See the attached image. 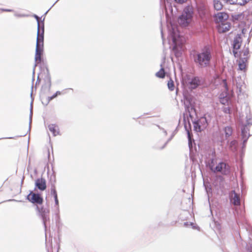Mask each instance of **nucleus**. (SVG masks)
<instances>
[{
	"mask_svg": "<svg viewBox=\"0 0 252 252\" xmlns=\"http://www.w3.org/2000/svg\"><path fill=\"white\" fill-rule=\"evenodd\" d=\"M37 209L38 210L40 215L42 217V219L45 222L48 219L49 211L45 208H44L43 207H39L37 206Z\"/></svg>",
	"mask_w": 252,
	"mask_h": 252,
	"instance_id": "nucleus-12",
	"label": "nucleus"
},
{
	"mask_svg": "<svg viewBox=\"0 0 252 252\" xmlns=\"http://www.w3.org/2000/svg\"><path fill=\"white\" fill-rule=\"evenodd\" d=\"M249 252H252V246H251L249 249Z\"/></svg>",
	"mask_w": 252,
	"mask_h": 252,
	"instance_id": "nucleus-33",
	"label": "nucleus"
},
{
	"mask_svg": "<svg viewBox=\"0 0 252 252\" xmlns=\"http://www.w3.org/2000/svg\"><path fill=\"white\" fill-rule=\"evenodd\" d=\"M192 8L188 6L185 8L182 14L179 17L178 22L182 27H187L191 22L192 18Z\"/></svg>",
	"mask_w": 252,
	"mask_h": 252,
	"instance_id": "nucleus-4",
	"label": "nucleus"
},
{
	"mask_svg": "<svg viewBox=\"0 0 252 252\" xmlns=\"http://www.w3.org/2000/svg\"><path fill=\"white\" fill-rule=\"evenodd\" d=\"M192 135L189 131H188V139H192Z\"/></svg>",
	"mask_w": 252,
	"mask_h": 252,
	"instance_id": "nucleus-27",
	"label": "nucleus"
},
{
	"mask_svg": "<svg viewBox=\"0 0 252 252\" xmlns=\"http://www.w3.org/2000/svg\"><path fill=\"white\" fill-rule=\"evenodd\" d=\"M44 32L43 28L42 29L39 28L38 31H37L35 55V61L36 63H40L41 62V54L44 44Z\"/></svg>",
	"mask_w": 252,
	"mask_h": 252,
	"instance_id": "nucleus-2",
	"label": "nucleus"
},
{
	"mask_svg": "<svg viewBox=\"0 0 252 252\" xmlns=\"http://www.w3.org/2000/svg\"><path fill=\"white\" fill-rule=\"evenodd\" d=\"M212 55L209 49L202 50L201 52L194 55V61L199 67H205L209 65Z\"/></svg>",
	"mask_w": 252,
	"mask_h": 252,
	"instance_id": "nucleus-1",
	"label": "nucleus"
},
{
	"mask_svg": "<svg viewBox=\"0 0 252 252\" xmlns=\"http://www.w3.org/2000/svg\"><path fill=\"white\" fill-rule=\"evenodd\" d=\"M223 85L226 89V90H228L227 89V83H226V80H223Z\"/></svg>",
	"mask_w": 252,
	"mask_h": 252,
	"instance_id": "nucleus-28",
	"label": "nucleus"
},
{
	"mask_svg": "<svg viewBox=\"0 0 252 252\" xmlns=\"http://www.w3.org/2000/svg\"><path fill=\"white\" fill-rule=\"evenodd\" d=\"M51 193L54 197L56 205L57 206H59V200L58 199L57 192L56 190V188H55V186H53L51 188Z\"/></svg>",
	"mask_w": 252,
	"mask_h": 252,
	"instance_id": "nucleus-15",
	"label": "nucleus"
},
{
	"mask_svg": "<svg viewBox=\"0 0 252 252\" xmlns=\"http://www.w3.org/2000/svg\"><path fill=\"white\" fill-rule=\"evenodd\" d=\"M242 53H243V55L240 54L238 57H235L239 58V60L237 61L238 69L241 71L246 72L248 65V61L249 58V50L248 47L246 46H244L242 50Z\"/></svg>",
	"mask_w": 252,
	"mask_h": 252,
	"instance_id": "nucleus-3",
	"label": "nucleus"
},
{
	"mask_svg": "<svg viewBox=\"0 0 252 252\" xmlns=\"http://www.w3.org/2000/svg\"><path fill=\"white\" fill-rule=\"evenodd\" d=\"M231 201L234 205L238 206L240 205L239 195L235 191L231 192Z\"/></svg>",
	"mask_w": 252,
	"mask_h": 252,
	"instance_id": "nucleus-13",
	"label": "nucleus"
},
{
	"mask_svg": "<svg viewBox=\"0 0 252 252\" xmlns=\"http://www.w3.org/2000/svg\"><path fill=\"white\" fill-rule=\"evenodd\" d=\"M242 134L243 137H247L246 133L245 132V128L242 130Z\"/></svg>",
	"mask_w": 252,
	"mask_h": 252,
	"instance_id": "nucleus-31",
	"label": "nucleus"
},
{
	"mask_svg": "<svg viewBox=\"0 0 252 252\" xmlns=\"http://www.w3.org/2000/svg\"><path fill=\"white\" fill-rule=\"evenodd\" d=\"M165 74L164 69L162 67L158 72L156 73V75L157 77L163 78L165 77Z\"/></svg>",
	"mask_w": 252,
	"mask_h": 252,
	"instance_id": "nucleus-20",
	"label": "nucleus"
},
{
	"mask_svg": "<svg viewBox=\"0 0 252 252\" xmlns=\"http://www.w3.org/2000/svg\"><path fill=\"white\" fill-rule=\"evenodd\" d=\"M176 2L178 3H184L186 2L187 0H175Z\"/></svg>",
	"mask_w": 252,
	"mask_h": 252,
	"instance_id": "nucleus-29",
	"label": "nucleus"
},
{
	"mask_svg": "<svg viewBox=\"0 0 252 252\" xmlns=\"http://www.w3.org/2000/svg\"><path fill=\"white\" fill-rule=\"evenodd\" d=\"M242 43L241 35L237 34L234 39L233 44V53L235 57H238L240 54L243 55V53H242L243 48H241Z\"/></svg>",
	"mask_w": 252,
	"mask_h": 252,
	"instance_id": "nucleus-7",
	"label": "nucleus"
},
{
	"mask_svg": "<svg viewBox=\"0 0 252 252\" xmlns=\"http://www.w3.org/2000/svg\"><path fill=\"white\" fill-rule=\"evenodd\" d=\"M182 83L185 86L194 89L200 85V80L197 77L190 78L189 76H186L183 78Z\"/></svg>",
	"mask_w": 252,
	"mask_h": 252,
	"instance_id": "nucleus-5",
	"label": "nucleus"
},
{
	"mask_svg": "<svg viewBox=\"0 0 252 252\" xmlns=\"http://www.w3.org/2000/svg\"><path fill=\"white\" fill-rule=\"evenodd\" d=\"M231 28L230 23L227 22H223L219 24L218 26V30L220 33H224L228 31Z\"/></svg>",
	"mask_w": 252,
	"mask_h": 252,
	"instance_id": "nucleus-10",
	"label": "nucleus"
},
{
	"mask_svg": "<svg viewBox=\"0 0 252 252\" xmlns=\"http://www.w3.org/2000/svg\"><path fill=\"white\" fill-rule=\"evenodd\" d=\"M184 225H185V226H187V225H188V223H187V222H185V223H184Z\"/></svg>",
	"mask_w": 252,
	"mask_h": 252,
	"instance_id": "nucleus-35",
	"label": "nucleus"
},
{
	"mask_svg": "<svg viewBox=\"0 0 252 252\" xmlns=\"http://www.w3.org/2000/svg\"><path fill=\"white\" fill-rule=\"evenodd\" d=\"M189 140V148H191L192 147V139H188Z\"/></svg>",
	"mask_w": 252,
	"mask_h": 252,
	"instance_id": "nucleus-30",
	"label": "nucleus"
},
{
	"mask_svg": "<svg viewBox=\"0 0 252 252\" xmlns=\"http://www.w3.org/2000/svg\"><path fill=\"white\" fill-rule=\"evenodd\" d=\"M198 11L199 15L201 18H203L204 16H205L207 13V10L202 9L201 8L199 9Z\"/></svg>",
	"mask_w": 252,
	"mask_h": 252,
	"instance_id": "nucleus-24",
	"label": "nucleus"
},
{
	"mask_svg": "<svg viewBox=\"0 0 252 252\" xmlns=\"http://www.w3.org/2000/svg\"><path fill=\"white\" fill-rule=\"evenodd\" d=\"M35 17L37 19V20L38 21V30L39 29V28L40 29H42V28H44L43 24H42V26H40V24L39 22V17L37 16H36V15H35Z\"/></svg>",
	"mask_w": 252,
	"mask_h": 252,
	"instance_id": "nucleus-25",
	"label": "nucleus"
},
{
	"mask_svg": "<svg viewBox=\"0 0 252 252\" xmlns=\"http://www.w3.org/2000/svg\"><path fill=\"white\" fill-rule=\"evenodd\" d=\"M225 113H230V109L229 107H225L223 110Z\"/></svg>",
	"mask_w": 252,
	"mask_h": 252,
	"instance_id": "nucleus-26",
	"label": "nucleus"
},
{
	"mask_svg": "<svg viewBox=\"0 0 252 252\" xmlns=\"http://www.w3.org/2000/svg\"><path fill=\"white\" fill-rule=\"evenodd\" d=\"M201 122V120H200L199 121L195 122L193 123V128L195 131L197 132H200L202 130L203 128L201 127V126L200 125Z\"/></svg>",
	"mask_w": 252,
	"mask_h": 252,
	"instance_id": "nucleus-18",
	"label": "nucleus"
},
{
	"mask_svg": "<svg viewBox=\"0 0 252 252\" xmlns=\"http://www.w3.org/2000/svg\"><path fill=\"white\" fill-rule=\"evenodd\" d=\"M224 132L225 133V136L226 138H228L230 137L232 133H233V129L232 128L231 126H226L224 128Z\"/></svg>",
	"mask_w": 252,
	"mask_h": 252,
	"instance_id": "nucleus-16",
	"label": "nucleus"
},
{
	"mask_svg": "<svg viewBox=\"0 0 252 252\" xmlns=\"http://www.w3.org/2000/svg\"><path fill=\"white\" fill-rule=\"evenodd\" d=\"M190 109H191V110H192V109L194 110V108H193V107H192V106L191 107Z\"/></svg>",
	"mask_w": 252,
	"mask_h": 252,
	"instance_id": "nucleus-36",
	"label": "nucleus"
},
{
	"mask_svg": "<svg viewBox=\"0 0 252 252\" xmlns=\"http://www.w3.org/2000/svg\"><path fill=\"white\" fill-rule=\"evenodd\" d=\"M35 186L40 190H44L46 189V183L44 179L38 178L35 181Z\"/></svg>",
	"mask_w": 252,
	"mask_h": 252,
	"instance_id": "nucleus-11",
	"label": "nucleus"
},
{
	"mask_svg": "<svg viewBox=\"0 0 252 252\" xmlns=\"http://www.w3.org/2000/svg\"><path fill=\"white\" fill-rule=\"evenodd\" d=\"M228 18V15L225 12H219L215 15V20L218 24L225 22Z\"/></svg>",
	"mask_w": 252,
	"mask_h": 252,
	"instance_id": "nucleus-9",
	"label": "nucleus"
},
{
	"mask_svg": "<svg viewBox=\"0 0 252 252\" xmlns=\"http://www.w3.org/2000/svg\"><path fill=\"white\" fill-rule=\"evenodd\" d=\"M48 128L49 130L54 136H56L59 134V128L58 126L54 124H50L48 126Z\"/></svg>",
	"mask_w": 252,
	"mask_h": 252,
	"instance_id": "nucleus-14",
	"label": "nucleus"
},
{
	"mask_svg": "<svg viewBox=\"0 0 252 252\" xmlns=\"http://www.w3.org/2000/svg\"><path fill=\"white\" fill-rule=\"evenodd\" d=\"M187 108L188 109V111L189 112V107L188 106Z\"/></svg>",
	"mask_w": 252,
	"mask_h": 252,
	"instance_id": "nucleus-34",
	"label": "nucleus"
},
{
	"mask_svg": "<svg viewBox=\"0 0 252 252\" xmlns=\"http://www.w3.org/2000/svg\"><path fill=\"white\" fill-rule=\"evenodd\" d=\"M28 199L32 203L41 204L43 199L40 194L31 192L28 195Z\"/></svg>",
	"mask_w": 252,
	"mask_h": 252,
	"instance_id": "nucleus-8",
	"label": "nucleus"
},
{
	"mask_svg": "<svg viewBox=\"0 0 252 252\" xmlns=\"http://www.w3.org/2000/svg\"><path fill=\"white\" fill-rule=\"evenodd\" d=\"M172 40L174 44V48H176L178 45V38H180V36L178 33H176L175 32H173L172 34Z\"/></svg>",
	"mask_w": 252,
	"mask_h": 252,
	"instance_id": "nucleus-17",
	"label": "nucleus"
},
{
	"mask_svg": "<svg viewBox=\"0 0 252 252\" xmlns=\"http://www.w3.org/2000/svg\"><path fill=\"white\" fill-rule=\"evenodd\" d=\"M250 0H235V3L240 5H245Z\"/></svg>",
	"mask_w": 252,
	"mask_h": 252,
	"instance_id": "nucleus-22",
	"label": "nucleus"
},
{
	"mask_svg": "<svg viewBox=\"0 0 252 252\" xmlns=\"http://www.w3.org/2000/svg\"><path fill=\"white\" fill-rule=\"evenodd\" d=\"M214 7L216 10H220L223 7V5L220 1L215 0L214 1Z\"/></svg>",
	"mask_w": 252,
	"mask_h": 252,
	"instance_id": "nucleus-19",
	"label": "nucleus"
},
{
	"mask_svg": "<svg viewBox=\"0 0 252 252\" xmlns=\"http://www.w3.org/2000/svg\"><path fill=\"white\" fill-rule=\"evenodd\" d=\"M211 170L215 172H220L223 175L228 174L229 173V166L224 162H219L217 165H211Z\"/></svg>",
	"mask_w": 252,
	"mask_h": 252,
	"instance_id": "nucleus-6",
	"label": "nucleus"
},
{
	"mask_svg": "<svg viewBox=\"0 0 252 252\" xmlns=\"http://www.w3.org/2000/svg\"><path fill=\"white\" fill-rule=\"evenodd\" d=\"M62 94V92H61L60 91L56 92V93L55 94H54L52 96L48 97V102L51 101L53 99L55 98L57 96L61 95Z\"/></svg>",
	"mask_w": 252,
	"mask_h": 252,
	"instance_id": "nucleus-23",
	"label": "nucleus"
},
{
	"mask_svg": "<svg viewBox=\"0 0 252 252\" xmlns=\"http://www.w3.org/2000/svg\"><path fill=\"white\" fill-rule=\"evenodd\" d=\"M167 86L168 89L170 91H172L174 90V83L173 81L171 79H170V80L168 81Z\"/></svg>",
	"mask_w": 252,
	"mask_h": 252,
	"instance_id": "nucleus-21",
	"label": "nucleus"
},
{
	"mask_svg": "<svg viewBox=\"0 0 252 252\" xmlns=\"http://www.w3.org/2000/svg\"><path fill=\"white\" fill-rule=\"evenodd\" d=\"M3 11H8V12H11L12 10L10 9H2Z\"/></svg>",
	"mask_w": 252,
	"mask_h": 252,
	"instance_id": "nucleus-32",
	"label": "nucleus"
}]
</instances>
